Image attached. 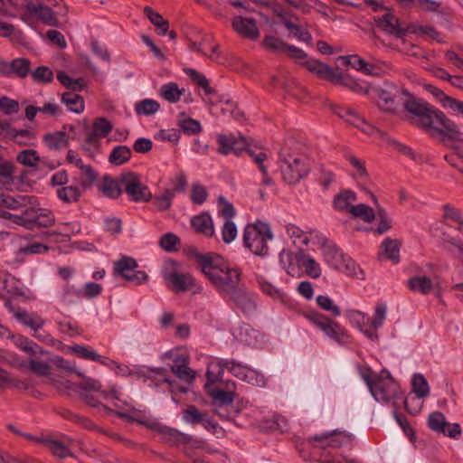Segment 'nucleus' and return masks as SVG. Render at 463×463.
Listing matches in <instances>:
<instances>
[{
	"label": "nucleus",
	"instance_id": "1",
	"mask_svg": "<svg viewBox=\"0 0 463 463\" xmlns=\"http://www.w3.org/2000/svg\"><path fill=\"white\" fill-rule=\"evenodd\" d=\"M196 260L201 271L221 294H230L239 287L241 272L230 267L223 259L216 254H197Z\"/></svg>",
	"mask_w": 463,
	"mask_h": 463
},
{
	"label": "nucleus",
	"instance_id": "2",
	"mask_svg": "<svg viewBox=\"0 0 463 463\" xmlns=\"http://www.w3.org/2000/svg\"><path fill=\"white\" fill-rule=\"evenodd\" d=\"M410 113L417 117L415 124L424 129H435L453 140H461L458 126L446 115L425 101H410L406 104Z\"/></svg>",
	"mask_w": 463,
	"mask_h": 463
},
{
	"label": "nucleus",
	"instance_id": "3",
	"mask_svg": "<svg viewBox=\"0 0 463 463\" xmlns=\"http://www.w3.org/2000/svg\"><path fill=\"white\" fill-rule=\"evenodd\" d=\"M378 98V105L380 109L388 113H395L403 106L410 113L406 104L410 101H423L411 95L407 90L397 87L396 85H387V88H378L375 90Z\"/></svg>",
	"mask_w": 463,
	"mask_h": 463
},
{
	"label": "nucleus",
	"instance_id": "4",
	"mask_svg": "<svg viewBox=\"0 0 463 463\" xmlns=\"http://www.w3.org/2000/svg\"><path fill=\"white\" fill-rule=\"evenodd\" d=\"M272 239L269 226L263 222L249 224L246 226L243 234L245 246L254 254L265 256L269 252L268 241Z\"/></svg>",
	"mask_w": 463,
	"mask_h": 463
},
{
	"label": "nucleus",
	"instance_id": "5",
	"mask_svg": "<svg viewBox=\"0 0 463 463\" xmlns=\"http://www.w3.org/2000/svg\"><path fill=\"white\" fill-rule=\"evenodd\" d=\"M279 169L284 182L294 184L299 182L307 173V158L302 155L280 153Z\"/></svg>",
	"mask_w": 463,
	"mask_h": 463
},
{
	"label": "nucleus",
	"instance_id": "6",
	"mask_svg": "<svg viewBox=\"0 0 463 463\" xmlns=\"http://www.w3.org/2000/svg\"><path fill=\"white\" fill-rule=\"evenodd\" d=\"M318 243L323 248V255L328 264L335 269L345 272L348 275H355V262L340 251L335 243L329 241L326 238L318 237Z\"/></svg>",
	"mask_w": 463,
	"mask_h": 463
},
{
	"label": "nucleus",
	"instance_id": "7",
	"mask_svg": "<svg viewBox=\"0 0 463 463\" xmlns=\"http://www.w3.org/2000/svg\"><path fill=\"white\" fill-rule=\"evenodd\" d=\"M371 393L378 402H388L398 396V386L387 371H382L376 378L374 385L371 386Z\"/></svg>",
	"mask_w": 463,
	"mask_h": 463
},
{
	"label": "nucleus",
	"instance_id": "8",
	"mask_svg": "<svg viewBox=\"0 0 463 463\" xmlns=\"http://www.w3.org/2000/svg\"><path fill=\"white\" fill-rule=\"evenodd\" d=\"M137 263L131 257L123 256L114 263V275L121 276L125 279L135 284H142L148 277L146 272L136 270Z\"/></svg>",
	"mask_w": 463,
	"mask_h": 463
},
{
	"label": "nucleus",
	"instance_id": "9",
	"mask_svg": "<svg viewBox=\"0 0 463 463\" xmlns=\"http://www.w3.org/2000/svg\"><path fill=\"white\" fill-rule=\"evenodd\" d=\"M120 184L124 186L126 193L135 202H147L151 199V193L134 173L123 174L120 177Z\"/></svg>",
	"mask_w": 463,
	"mask_h": 463
},
{
	"label": "nucleus",
	"instance_id": "10",
	"mask_svg": "<svg viewBox=\"0 0 463 463\" xmlns=\"http://www.w3.org/2000/svg\"><path fill=\"white\" fill-rule=\"evenodd\" d=\"M373 21L379 29L397 38H402L407 33V28L390 9H385L382 15L374 16Z\"/></svg>",
	"mask_w": 463,
	"mask_h": 463
},
{
	"label": "nucleus",
	"instance_id": "11",
	"mask_svg": "<svg viewBox=\"0 0 463 463\" xmlns=\"http://www.w3.org/2000/svg\"><path fill=\"white\" fill-rule=\"evenodd\" d=\"M307 317L327 336L336 341H341L347 336L345 330L337 322L331 320L321 313L314 312L308 315Z\"/></svg>",
	"mask_w": 463,
	"mask_h": 463
},
{
	"label": "nucleus",
	"instance_id": "12",
	"mask_svg": "<svg viewBox=\"0 0 463 463\" xmlns=\"http://www.w3.org/2000/svg\"><path fill=\"white\" fill-rule=\"evenodd\" d=\"M230 301L234 308L240 310L242 314L250 316L255 312L257 302L254 295L244 287H238L230 294Z\"/></svg>",
	"mask_w": 463,
	"mask_h": 463
},
{
	"label": "nucleus",
	"instance_id": "13",
	"mask_svg": "<svg viewBox=\"0 0 463 463\" xmlns=\"http://www.w3.org/2000/svg\"><path fill=\"white\" fill-rule=\"evenodd\" d=\"M351 434L345 431L333 430L329 433L315 435L309 438L310 442L321 443L322 447L340 448L351 440Z\"/></svg>",
	"mask_w": 463,
	"mask_h": 463
},
{
	"label": "nucleus",
	"instance_id": "14",
	"mask_svg": "<svg viewBox=\"0 0 463 463\" xmlns=\"http://www.w3.org/2000/svg\"><path fill=\"white\" fill-rule=\"evenodd\" d=\"M232 28L243 38L256 40L260 35L255 20L242 16H235L232 19Z\"/></svg>",
	"mask_w": 463,
	"mask_h": 463
},
{
	"label": "nucleus",
	"instance_id": "15",
	"mask_svg": "<svg viewBox=\"0 0 463 463\" xmlns=\"http://www.w3.org/2000/svg\"><path fill=\"white\" fill-rule=\"evenodd\" d=\"M160 432L163 435L165 442L172 446H178L180 444H192L193 447H200V441L194 440L190 435H187L177 429L165 426L161 428Z\"/></svg>",
	"mask_w": 463,
	"mask_h": 463
},
{
	"label": "nucleus",
	"instance_id": "16",
	"mask_svg": "<svg viewBox=\"0 0 463 463\" xmlns=\"http://www.w3.org/2000/svg\"><path fill=\"white\" fill-rule=\"evenodd\" d=\"M302 65L311 73L322 80L333 82L336 79V73L327 64L315 59L307 60Z\"/></svg>",
	"mask_w": 463,
	"mask_h": 463
},
{
	"label": "nucleus",
	"instance_id": "17",
	"mask_svg": "<svg viewBox=\"0 0 463 463\" xmlns=\"http://www.w3.org/2000/svg\"><path fill=\"white\" fill-rule=\"evenodd\" d=\"M34 18L49 26H60V21L56 17L54 11L51 7L43 4H34L32 11V24L34 23Z\"/></svg>",
	"mask_w": 463,
	"mask_h": 463
},
{
	"label": "nucleus",
	"instance_id": "18",
	"mask_svg": "<svg viewBox=\"0 0 463 463\" xmlns=\"http://www.w3.org/2000/svg\"><path fill=\"white\" fill-rule=\"evenodd\" d=\"M173 291L179 293L190 290L194 285V279L190 274L172 272L165 277Z\"/></svg>",
	"mask_w": 463,
	"mask_h": 463
},
{
	"label": "nucleus",
	"instance_id": "19",
	"mask_svg": "<svg viewBox=\"0 0 463 463\" xmlns=\"http://www.w3.org/2000/svg\"><path fill=\"white\" fill-rule=\"evenodd\" d=\"M25 438L28 439L34 440L35 442L43 445L44 448L48 449L51 453L56 457L61 458H64L66 457H71L72 454L71 450L66 447L62 442L52 439L49 438H33L31 435H25Z\"/></svg>",
	"mask_w": 463,
	"mask_h": 463
},
{
	"label": "nucleus",
	"instance_id": "20",
	"mask_svg": "<svg viewBox=\"0 0 463 463\" xmlns=\"http://www.w3.org/2000/svg\"><path fill=\"white\" fill-rule=\"evenodd\" d=\"M78 375L82 377V382L77 385V387L80 389L81 392L86 393H90L91 392H99V396L103 399H109L110 396L112 398H117L116 391L114 389H111L109 392L102 390V386L99 381L85 377L80 373H78Z\"/></svg>",
	"mask_w": 463,
	"mask_h": 463
},
{
	"label": "nucleus",
	"instance_id": "21",
	"mask_svg": "<svg viewBox=\"0 0 463 463\" xmlns=\"http://www.w3.org/2000/svg\"><path fill=\"white\" fill-rule=\"evenodd\" d=\"M217 142L219 144V152L222 155H227L231 152H234L238 155L239 151H241L243 146L246 144L243 138L236 139L232 135H219L217 137Z\"/></svg>",
	"mask_w": 463,
	"mask_h": 463
},
{
	"label": "nucleus",
	"instance_id": "22",
	"mask_svg": "<svg viewBox=\"0 0 463 463\" xmlns=\"http://www.w3.org/2000/svg\"><path fill=\"white\" fill-rule=\"evenodd\" d=\"M31 70V62L26 58H16L13 60L10 64H4L2 73L5 75L15 74L19 78H25Z\"/></svg>",
	"mask_w": 463,
	"mask_h": 463
},
{
	"label": "nucleus",
	"instance_id": "23",
	"mask_svg": "<svg viewBox=\"0 0 463 463\" xmlns=\"http://www.w3.org/2000/svg\"><path fill=\"white\" fill-rule=\"evenodd\" d=\"M191 225L196 232L212 237L214 234V228L212 217L207 213H203L192 218Z\"/></svg>",
	"mask_w": 463,
	"mask_h": 463
},
{
	"label": "nucleus",
	"instance_id": "24",
	"mask_svg": "<svg viewBox=\"0 0 463 463\" xmlns=\"http://www.w3.org/2000/svg\"><path fill=\"white\" fill-rule=\"evenodd\" d=\"M279 18H280L281 22L285 25V27L293 35L300 41L310 43L312 40V36L308 31L303 30L299 24L293 23L291 21V16L288 14L279 13L277 14Z\"/></svg>",
	"mask_w": 463,
	"mask_h": 463
},
{
	"label": "nucleus",
	"instance_id": "25",
	"mask_svg": "<svg viewBox=\"0 0 463 463\" xmlns=\"http://www.w3.org/2000/svg\"><path fill=\"white\" fill-rule=\"evenodd\" d=\"M8 3L23 22L32 25V11L34 6L33 0H8Z\"/></svg>",
	"mask_w": 463,
	"mask_h": 463
},
{
	"label": "nucleus",
	"instance_id": "26",
	"mask_svg": "<svg viewBox=\"0 0 463 463\" xmlns=\"http://www.w3.org/2000/svg\"><path fill=\"white\" fill-rule=\"evenodd\" d=\"M183 419L185 422L196 425L203 424L206 428L212 424L207 412H201L194 405H188L183 411Z\"/></svg>",
	"mask_w": 463,
	"mask_h": 463
},
{
	"label": "nucleus",
	"instance_id": "27",
	"mask_svg": "<svg viewBox=\"0 0 463 463\" xmlns=\"http://www.w3.org/2000/svg\"><path fill=\"white\" fill-rule=\"evenodd\" d=\"M356 194L350 190L341 191L334 197V207L339 212L350 213L353 203L356 201Z\"/></svg>",
	"mask_w": 463,
	"mask_h": 463
},
{
	"label": "nucleus",
	"instance_id": "28",
	"mask_svg": "<svg viewBox=\"0 0 463 463\" xmlns=\"http://www.w3.org/2000/svg\"><path fill=\"white\" fill-rule=\"evenodd\" d=\"M408 288L414 292L428 295L433 288L432 280L427 276H414L408 279Z\"/></svg>",
	"mask_w": 463,
	"mask_h": 463
},
{
	"label": "nucleus",
	"instance_id": "29",
	"mask_svg": "<svg viewBox=\"0 0 463 463\" xmlns=\"http://www.w3.org/2000/svg\"><path fill=\"white\" fill-rule=\"evenodd\" d=\"M43 141L51 149L61 150L69 146L70 138L64 131H55L44 135Z\"/></svg>",
	"mask_w": 463,
	"mask_h": 463
},
{
	"label": "nucleus",
	"instance_id": "30",
	"mask_svg": "<svg viewBox=\"0 0 463 463\" xmlns=\"http://www.w3.org/2000/svg\"><path fill=\"white\" fill-rule=\"evenodd\" d=\"M402 242L396 239L386 238L381 244V252L393 263L400 261V249Z\"/></svg>",
	"mask_w": 463,
	"mask_h": 463
},
{
	"label": "nucleus",
	"instance_id": "31",
	"mask_svg": "<svg viewBox=\"0 0 463 463\" xmlns=\"http://www.w3.org/2000/svg\"><path fill=\"white\" fill-rule=\"evenodd\" d=\"M185 92L184 89H179L177 83L169 82L161 86L159 93L169 103H176Z\"/></svg>",
	"mask_w": 463,
	"mask_h": 463
},
{
	"label": "nucleus",
	"instance_id": "32",
	"mask_svg": "<svg viewBox=\"0 0 463 463\" xmlns=\"http://www.w3.org/2000/svg\"><path fill=\"white\" fill-rule=\"evenodd\" d=\"M144 14L158 30V34L165 35L169 29V23L158 12L150 6L144 7Z\"/></svg>",
	"mask_w": 463,
	"mask_h": 463
},
{
	"label": "nucleus",
	"instance_id": "33",
	"mask_svg": "<svg viewBox=\"0 0 463 463\" xmlns=\"http://www.w3.org/2000/svg\"><path fill=\"white\" fill-rule=\"evenodd\" d=\"M31 203V198L28 196L18 195L15 197L8 194H0V207L5 206L9 209L18 210L28 206Z\"/></svg>",
	"mask_w": 463,
	"mask_h": 463
},
{
	"label": "nucleus",
	"instance_id": "34",
	"mask_svg": "<svg viewBox=\"0 0 463 463\" xmlns=\"http://www.w3.org/2000/svg\"><path fill=\"white\" fill-rule=\"evenodd\" d=\"M99 190L109 198H118L122 193L119 184L109 175L103 176L101 184H99Z\"/></svg>",
	"mask_w": 463,
	"mask_h": 463
},
{
	"label": "nucleus",
	"instance_id": "35",
	"mask_svg": "<svg viewBox=\"0 0 463 463\" xmlns=\"http://www.w3.org/2000/svg\"><path fill=\"white\" fill-rule=\"evenodd\" d=\"M61 101L68 109L75 113H81L84 110L83 98L75 92H65L61 96Z\"/></svg>",
	"mask_w": 463,
	"mask_h": 463
},
{
	"label": "nucleus",
	"instance_id": "36",
	"mask_svg": "<svg viewBox=\"0 0 463 463\" xmlns=\"http://www.w3.org/2000/svg\"><path fill=\"white\" fill-rule=\"evenodd\" d=\"M35 138V132L31 129H10L9 139L20 146H31Z\"/></svg>",
	"mask_w": 463,
	"mask_h": 463
},
{
	"label": "nucleus",
	"instance_id": "37",
	"mask_svg": "<svg viewBox=\"0 0 463 463\" xmlns=\"http://www.w3.org/2000/svg\"><path fill=\"white\" fill-rule=\"evenodd\" d=\"M58 198L66 203H77L81 197V191L76 185L64 186L57 190Z\"/></svg>",
	"mask_w": 463,
	"mask_h": 463
},
{
	"label": "nucleus",
	"instance_id": "38",
	"mask_svg": "<svg viewBox=\"0 0 463 463\" xmlns=\"http://www.w3.org/2000/svg\"><path fill=\"white\" fill-rule=\"evenodd\" d=\"M178 126L187 135H197L202 131V126L198 120L185 118V113L179 114Z\"/></svg>",
	"mask_w": 463,
	"mask_h": 463
},
{
	"label": "nucleus",
	"instance_id": "39",
	"mask_svg": "<svg viewBox=\"0 0 463 463\" xmlns=\"http://www.w3.org/2000/svg\"><path fill=\"white\" fill-rule=\"evenodd\" d=\"M184 71L194 83L204 90L205 94L210 95L214 92L213 89L210 86L209 80L203 74L192 68H184Z\"/></svg>",
	"mask_w": 463,
	"mask_h": 463
},
{
	"label": "nucleus",
	"instance_id": "40",
	"mask_svg": "<svg viewBox=\"0 0 463 463\" xmlns=\"http://www.w3.org/2000/svg\"><path fill=\"white\" fill-rule=\"evenodd\" d=\"M131 149L127 146H115L109 156V161L114 165H120L131 157Z\"/></svg>",
	"mask_w": 463,
	"mask_h": 463
},
{
	"label": "nucleus",
	"instance_id": "41",
	"mask_svg": "<svg viewBox=\"0 0 463 463\" xmlns=\"http://www.w3.org/2000/svg\"><path fill=\"white\" fill-rule=\"evenodd\" d=\"M15 318L22 324L30 326L34 331L42 328L43 326V320L38 317H33L25 310L18 309L14 312Z\"/></svg>",
	"mask_w": 463,
	"mask_h": 463
},
{
	"label": "nucleus",
	"instance_id": "42",
	"mask_svg": "<svg viewBox=\"0 0 463 463\" xmlns=\"http://www.w3.org/2000/svg\"><path fill=\"white\" fill-rule=\"evenodd\" d=\"M209 395L213 398L214 403L219 406L230 405L233 402L235 398L234 392L223 391L220 388H214L209 392Z\"/></svg>",
	"mask_w": 463,
	"mask_h": 463
},
{
	"label": "nucleus",
	"instance_id": "43",
	"mask_svg": "<svg viewBox=\"0 0 463 463\" xmlns=\"http://www.w3.org/2000/svg\"><path fill=\"white\" fill-rule=\"evenodd\" d=\"M160 104L152 99H145L135 104V110L137 115L150 116L157 112Z\"/></svg>",
	"mask_w": 463,
	"mask_h": 463
},
{
	"label": "nucleus",
	"instance_id": "44",
	"mask_svg": "<svg viewBox=\"0 0 463 463\" xmlns=\"http://www.w3.org/2000/svg\"><path fill=\"white\" fill-rule=\"evenodd\" d=\"M261 46L269 52L279 53L284 52L287 43L274 35H265L261 42Z\"/></svg>",
	"mask_w": 463,
	"mask_h": 463
},
{
	"label": "nucleus",
	"instance_id": "45",
	"mask_svg": "<svg viewBox=\"0 0 463 463\" xmlns=\"http://www.w3.org/2000/svg\"><path fill=\"white\" fill-rule=\"evenodd\" d=\"M333 83H338V84H340L344 87H346L357 93H364V94L368 93L367 88L363 87L354 79L345 76L342 73H338V72L336 73V79H335Z\"/></svg>",
	"mask_w": 463,
	"mask_h": 463
},
{
	"label": "nucleus",
	"instance_id": "46",
	"mask_svg": "<svg viewBox=\"0 0 463 463\" xmlns=\"http://www.w3.org/2000/svg\"><path fill=\"white\" fill-rule=\"evenodd\" d=\"M349 213H351L354 217L360 218L367 222H371L375 218L373 210L370 206L364 203L351 207Z\"/></svg>",
	"mask_w": 463,
	"mask_h": 463
},
{
	"label": "nucleus",
	"instance_id": "47",
	"mask_svg": "<svg viewBox=\"0 0 463 463\" xmlns=\"http://www.w3.org/2000/svg\"><path fill=\"white\" fill-rule=\"evenodd\" d=\"M16 160L23 165L29 166V167H36L40 161V157H39L36 150L25 149V150L21 151L17 155Z\"/></svg>",
	"mask_w": 463,
	"mask_h": 463
},
{
	"label": "nucleus",
	"instance_id": "48",
	"mask_svg": "<svg viewBox=\"0 0 463 463\" xmlns=\"http://www.w3.org/2000/svg\"><path fill=\"white\" fill-rule=\"evenodd\" d=\"M428 425L434 431L446 433L448 422L442 412L434 411L429 416Z\"/></svg>",
	"mask_w": 463,
	"mask_h": 463
},
{
	"label": "nucleus",
	"instance_id": "49",
	"mask_svg": "<svg viewBox=\"0 0 463 463\" xmlns=\"http://www.w3.org/2000/svg\"><path fill=\"white\" fill-rule=\"evenodd\" d=\"M300 261L302 266L305 268L307 274L314 279H317L321 275V269L318 263L310 256L301 254Z\"/></svg>",
	"mask_w": 463,
	"mask_h": 463
},
{
	"label": "nucleus",
	"instance_id": "50",
	"mask_svg": "<svg viewBox=\"0 0 463 463\" xmlns=\"http://www.w3.org/2000/svg\"><path fill=\"white\" fill-rule=\"evenodd\" d=\"M171 371L177 378L188 383H191L195 377L194 371L188 367V364H173L171 366Z\"/></svg>",
	"mask_w": 463,
	"mask_h": 463
},
{
	"label": "nucleus",
	"instance_id": "51",
	"mask_svg": "<svg viewBox=\"0 0 463 463\" xmlns=\"http://www.w3.org/2000/svg\"><path fill=\"white\" fill-rule=\"evenodd\" d=\"M112 130V125L105 118H98L93 122V129L90 131L98 137H106Z\"/></svg>",
	"mask_w": 463,
	"mask_h": 463
},
{
	"label": "nucleus",
	"instance_id": "52",
	"mask_svg": "<svg viewBox=\"0 0 463 463\" xmlns=\"http://www.w3.org/2000/svg\"><path fill=\"white\" fill-rule=\"evenodd\" d=\"M55 224V216L52 212L45 209H39L35 216L34 227L49 228Z\"/></svg>",
	"mask_w": 463,
	"mask_h": 463
},
{
	"label": "nucleus",
	"instance_id": "53",
	"mask_svg": "<svg viewBox=\"0 0 463 463\" xmlns=\"http://www.w3.org/2000/svg\"><path fill=\"white\" fill-rule=\"evenodd\" d=\"M222 365L234 373L237 376L243 375L245 380L252 379L257 374L253 370L242 367L241 364H236L232 361H223Z\"/></svg>",
	"mask_w": 463,
	"mask_h": 463
},
{
	"label": "nucleus",
	"instance_id": "54",
	"mask_svg": "<svg viewBox=\"0 0 463 463\" xmlns=\"http://www.w3.org/2000/svg\"><path fill=\"white\" fill-rule=\"evenodd\" d=\"M412 390L419 398L429 394L430 389L426 379L421 374H415L412 378Z\"/></svg>",
	"mask_w": 463,
	"mask_h": 463
},
{
	"label": "nucleus",
	"instance_id": "55",
	"mask_svg": "<svg viewBox=\"0 0 463 463\" xmlns=\"http://www.w3.org/2000/svg\"><path fill=\"white\" fill-rule=\"evenodd\" d=\"M200 46L203 47V51L205 49H209L211 51L210 58L214 61H218L220 56L219 48L220 45L218 43H213V37L211 34H205L203 36L201 42L199 43Z\"/></svg>",
	"mask_w": 463,
	"mask_h": 463
},
{
	"label": "nucleus",
	"instance_id": "56",
	"mask_svg": "<svg viewBox=\"0 0 463 463\" xmlns=\"http://www.w3.org/2000/svg\"><path fill=\"white\" fill-rule=\"evenodd\" d=\"M32 78L36 82L41 83H50L53 80V72L52 71L47 67V66H39L35 71H33L32 73Z\"/></svg>",
	"mask_w": 463,
	"mask_h": 463
},
{
	"label": "nucleus",
	"instance_id": "57",
	"mask_svg": "<svg viewBox=\"0 0 463 463\" xmlns=\"http://www.w3.org/2000/svg\"><path fill=\"white\" fill-rule=\"evenodd\" d=\"M99 138L90 131L86 134L85 144L82 146V149L90 157H93L99 148Z\"/></svg>",
	"mask_w": 463,
	"mask_h": 463
},
{
	"label": "nucleus",
	"instance_id": "58",
	"mask_svg": "<svg viewBox=\"0 0 463 463\" xmlns=\"http://www.w3.org/2000/svg\"><path fill=\"white\" fill-rule=\"evenodd\" d=\"M175 191L165 190L161 196L154 198V204L158 211H165L170 208Z\"/></svg>",
	"mask_w": 463,
	"mask_h": 463
},
{
	"label": "nucleus",
	"instance_id": "59",
	"mask_svg": "<svg viewBox=\"0 0 463 463\" xmlns=\"http://www.w3.org/2000/svg\"><path fill=\"white\" fill-rule=\"evenodd\" d=\"M317 304L318 307L326 311L330 312L333 316L337 317L340 315V308L335 305L330 298L327 296L320 295L317 298Z\"/></svg>",
	"mask_w": 463,
	"mask_h": 463
},
{
	"label": "nucleus",
	"instance_id": "60",
	"mask_svg": "<svg viewBox=\"0 0 463 463\" xmlns=\"http://www.w3.org/2000/svg\"><path fill=\"white\" fill-rule=\"evenodd\" d=\"M50 247L41 242H34L19 249V253L23 255L43 254L48 252Z\"/></svg>",
	"mask_w": 463,
	"mask_h": 463
},
{
	"label": "nucleus",
	"instance_id": "61",
	"mask_svg": "<svg viewBox=\"0 0 463 463\" xmlns=\"http://www.w3.org/2000/svg\"><path fill=\"white\" fill-rule=\"evenodd\" d=\"M180 243L179 238L171 232L164 234L159 241L160 246L166 251L176 250V245Z\"/></svg>",
	"mask_w": 463,
	"mask_h": 463
},
{
	"label": "nucleus",
	"instance_id": "62",
	"mask_svg": "<svg viewBox=\"0 0 463 463\" xmlns=\"http://www.w3.org/2000/svg\"><path fill=\"white\" fill-rule=\"evenodd\" d=\"M259 284H260L261 290L265 294L270 296L274 299L283 300L284 294L279 289L275 288L271 283H269L264 279H260Z\"/></svg>",
	"mask_w": 463,
	"mask_h": 463
},
{
	"label": "nucleus",
	"instance_id": "63",
	"mask_svg": "<svg viewBox=\"0 0 463 463\" xmlns=\"http://www.w3.org/2000/svg\"><path fill=\"white\" fill-rule=\"evenodd\" d=\"M0 109L6 115H12L18 112L19 103L8 97H1Z\"/></svg>",
	"mask_w": 463,
	"mask_h": 463
},
{
	"label": "nucleus",
	"instance_id": "64",
	"mask_svg": "<svg viewBox=\"0 0 463 463\" xmlns=\"http://www.w3.org/2000/svg\"><path fill=\"white\" fill-rule=\"evenodd\" d=\"M28 367L33 373L41 376L48 375L51 370V366L47 363L34 359L29 361Z\"/></svg>",
	"mask_w": 463,
	"mask_h": 463
}]
</instances>
